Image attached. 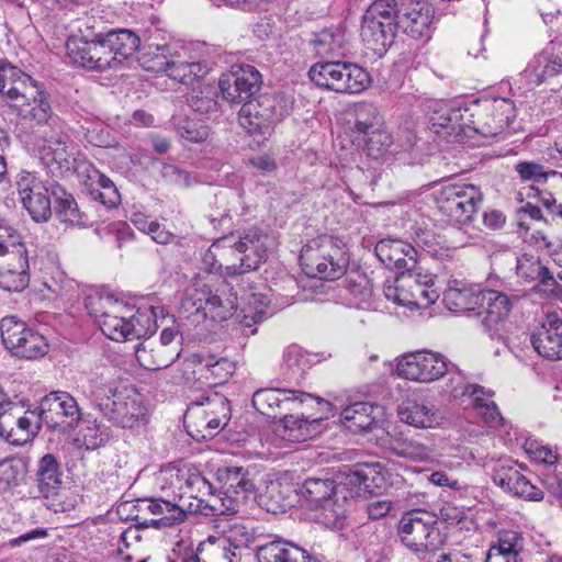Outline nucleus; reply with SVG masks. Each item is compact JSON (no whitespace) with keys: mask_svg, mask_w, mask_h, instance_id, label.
<instances>
[{"mask_svg":"<svg viewBox=\"0 0 562 562\" xmlns=\"http://www.w3.org/2000/svg\"><path fill=\"white\" fill-rule=\"evenodd\" d=\"M246 300V305L241 307L244 313L243 322L246 326H251L252 323H258L262 319L269 301L262 293H250Z\"/></svg>","mask_w":562,"mask_h":562,"instance_id":"nucleus-60","label":"nucleus"},{"mask_svg":"<svg viewBox=\"0 0 562 562\" xmlns=\"http://www.w3.org/2000/svg\"><path fill=\"white\" fill-rule=\"evenodd\" d=\"M396 25L405 34L413 38L429 36L430 26L434 20L432 7L422 0H408L400 7L395 3Z\"/></svg>","mask_w":562,"mask_h":562,"instance_id":"nucleus-20","label":"nucleus"},{"mask_svg":"<svg viewBox=\"0 0 562 562\" xmlns=\"http://www.w3.org/2000/svg\"><path fill=\"white\" fill-rule=\"evenodd\" d=\"M23 477V465L19 461H0V493L19 485Z\"/></svg>","mask_w":562,"mask_h":562,"instance_id":"nucleus-61","label":"nucleus"},{"mask_svg":"<svg viewBox=\"0 0 562 562\" xmlns=\"http://www.w3.org/2000/svg\"><path fill=\"white\" fill-rule=\"evenodd\" d=\"M85 393L94 408L122 428H135L146 422L142 395L119 380L94 376L89 380Z\"/></svg>","mask_w":562,"mask_h":562,"instance_id":"nucleus-3","label":"nucleus"},{"mask_svg":"<svg viewBox=\"0 0 562 562\" xmlns=\"http://www.w3.org/2000/svg\"><path fill=\"white\" fill-rule=\"evenodd\" d=\"M38 155L43 165L55 177L64 176L71 168L74 153L67 135L56 134L44 138L38 146Z\"/></svg>","mask_w":562,"mask_h":562,"instance_id":"nucleus-24","label":"nucleus"},{"mask_svg":"<svg viewBox=\"0 0 562 562\" xmlns=\"http://www.w3.org/2000/svg\"><path fill=\"white\" fill-rule=\"evenodd\" d=\"M85 305L104 336L115 341L153 335L158 328V311L164 314L157 297H148L136 307L113 294L93 293Z\"/></svg>","mask_w":562,"mask_h":562,"instance_id":"nucleus-2","label":"nucleus"},{"mask_svg":"<svg viewBox=\"0 0 562 562\" xmlns=\"http://www.w3.org/2000/svg\"><path fill=\"white\" fill-rule=\"evenodd\" d=\"M20 201L31 217L37 222H46L52 215L48 189L34 173L21 171L16 178Z\"/></svg>","mask_w":562,"mask_h":562,"instance_id":"nucleus-19","label":"nucleus"},{"mask_svg":"<svg viewBox=\"0 0 562 562\" xmlns=\"http://www.w3.org/2000/svg\"><path fill=\"white\" fill-rule=\"evenodd\" d=\"M210 71L205 61H179L173 58L167 74L172 79L182 85L194 87L200 83Z\"/></svg>","mask_w":562,"mask_h":562,"instance_id":"nucleus-40","label":"nucleus"},{"mask_svg":"<svg viewBox=\"0 0 562 562\" xmlns=\"http://www.w3.org/2000/svg\"><path fill=\"white\" fill-rule=\"evenodd\" d=\"M344 61H319L313 65L308 71L311 80L321 88L338 92Z\"/></svg>","mask_w":562,"mask_h":562,"instance_id":"nucleus-43","label":"nucleus"},{"mask_svg":"<svg viewBox=\"0 0 562 562\" xmlns=\"http://www.w3.org/2000/svg\"><path fill=\"white\" fill-rule=\"evenodd\" d=\"M402 542L415 553H435L445 544L437 519L427 512L405 514L398 525Z\"/></svg>","mask_w":562,"mask_h":562,"instance_id":"nucleus-11","label":"nucleus"},{"mask_svg":"<svg viewBox=\"0 0 562 562\" xmlns=\"http://www.w3.org/2000/svg\"><path fill=\"white\" fill-rule=\"evenodd\" d=\"M231 418L228 400L218 393H211L193 400L188 407L184 422L191 428L190 435L196 439L213 437Z\"/></svg>","mask_w":562,"mask_h":562,"instance_id":"nucleus-9","label":"nucleus"},{"mask_svg":"<svg viewBox=\"0 0 562 562\" xmlns=\"http://www.w3.org/2000/svg\"><path fill=\"white\" fill-rule=\"evenodd\" d=\"M175 127L179 137L188 143H202L210 136L206 125L187 116H176Z\"/></svg>","mask_w":562,"mask_h":562,"instance_id":"nucleus-53","label":"nucleus"},{"mask_svg":"<svg viewBox=\"0 0 562 562\" xmlns=\"http://www.w3.org/2000/svg\"><path fill=\"white\" fill-rule=\"evenodd\" d=\"M216 92L210 85L198 83V89L193 88L192 93L187 101L189 106L198 113H210L216 110Z\"/></svg>","mask_w":562,"mask_h":562,"instance_id":"nucleus-55","label":"nucleus"},{"mask_svg":"<svg viewBox=\"0 0 562 562\" xmlns=\"http://www.w3.org/2000/svg\"><path fill=\"white\" fill-rule=\"evenodd\" d=\"M312 396L304 392L284 389H260L252 395L254 407L268 417H278L285 411H292Z\"/></svg>","mask_w":562,"mask_h":562,"instance_id":"nucleus-21","label":"nucleus"},{"mask_svg":"<svg viewBox=\"0 0 562 562\" xmlns=\"http://www.w3.org/2000/svg\"><path fill=\"white\" fill-rule=\"evenodd\" d=\"M216 474L223 490L228 491V493L249 496L254 492V483L247 477L246 470L243 467L222 468L217 470Z\"/></svg>","mask_w":562,"mask_h":562,"instance_id":"nucleus-44","label":"nucleus"},{"mask_svg":"<svg viewBox=\"0 0 562 562\" xmlns=\"http://www.w3.org/2000/svg\"><path fill=\"white\" fill-rule=\"evenodd\" d=\"M516 116L512 100L499 98L476 101L468 106L435 102L429 121L437 134L452 136L457 140L474 135L495 137L502 134Z\"/></svg>","mask_w":562,"mask_h":562,"instance_id":"nucleus-1","label":"nucleus"},{"mask_svg":"<svg viewBox=\"0 0 562 562\" xmlns=\"http://www.w3.org/2000/svg\"><path fill=\"white\" fill-rule=\"evenodd\" d=\"M269 237L260 229L252 227L244 233L238 240L231 235L214 241L203 257L207 262L213 258L218 268L228 276H237L256 270L266 260Z\"/></svg>","mask_w":562,"mask_h":562,"instance_id":"nucleus-4","label":"nucleus"},{"mask_svg":"<svg viewBox=\"0 0 562 562\" xmlns=\"http://www.w3.org/2000/svg\"><path fill=\"white\" fill-rule=\"evenodd\" d=\"M439 212L454 224H465L473 220L482 202L480 189L469 183H449L435 195Z\"/></svg>","mask_w":562,"mask_h":562,"instance_id":"nucleus-12","label":"nucleus"},{"mask_svg":"<svg viewBox=\"0 0 562 562\" xmlns=\"http://www.w3.org/2000/svg\"><path fill=\"white\" fill-rule=\"evenodd\" d=\"M481 291L454 281L443 292V303L452 312L472 311L479 307Z\"/></svg>","mask_w":562,"mask_h":562,"instance_id":"nucleus-33","label":"nucleus"},{"mask_svg":"<svg viewBox=\"0 0 562 562\" xmlns=\"http://www.w3.org/2000/svg\"><path fill=\"white\" fill-rule=\"evenodd\" d=\"M367 480V475L362 471H351L337 485L338 492L340 495H347L348 498L360 497L369 487Z\"/></svg>","mask_w":562,"mask_h":562,"instance_id":"nucleus-62","label":"nucleus"},{"mask_svg":"<svg viewBox=\"0 0 562 562\" xmlns=\"http://www.w3.org/2000/svg\"><path fill=\"white\" fill-rule=\"evenodd\" d=\"M337 93L357 94L371 85L369 72L357 64L344 61Z\"/></svg>","mask_w":562,"mask_h":562,"instance_id":"nucleus-41","label":"nucleus"},{"mask_svg":"<svg viewBox=\"0 0 562 562\" xmlns=\"http://www.w3.org/2000/svg\"><path fill=\"white\" fill-rule=\"evenodd\" d=\"M449 371L445 357L429 350H418L397 359L395 372L405 380L431 383Z\"/></svg>","mask_w":562,"mask_h":562,"instance_id":"nucleus-14","label":"nucleus"},{"mask_svg":"<svg viewBox=\"0 0 562 562\" xmlns=\"http://www.w3.org/2000/svg\"><path fill=\"white\" fill-rule=\"evenodd\" d=\"M562 71V56L555 55L553 49L546 48L535 55L521 72L529 86H540Z\"/></svg>","mask_w":562,"mask_h":562,"instance_id":"nucleus-29","label":"nucleus"},{"mask_svg":"<svg viewBox=\"0 0 562 562\" xmlns=\"http://www.w3.org/2000/svg\"><path fill=\"white\" fill-rule=\"evenodd\" d=\"M300 263L306 276L334 281L346 273L349 256L341 239L330 235H319L303 246Z\"/></svg>","mask_w":562,"mask_h":562,"instance_id":"nucleus-6","label":"nucleus"},{"mask_svg":"<svg viewBox=\"0 0 562 562\" xmlns=\"http://www.w3.org/2000/svg\"><path fill=\"white\" fill-rule=\"evenodd\" d=\"M412 285H414V281L405 279V277L401 274L394 281L385 282L383 293L387 301L393 302L397 306L413 311L415 307L411 292Z\"/></svg>","mask_w":562,"mask_h":562,"instance_id":"nucleus-45","label":"nucleus"},{"mask_svg":"<svg viewBox=\"0 0 562 562\" xmlns=\"http://www.w3.org/2000/svg\"><path fill=\"white\" fill-rule=\"evenodd\" d=\"M447 373L450 374V378L446 384V391L449 392L452 397H471L473 406L485 418V422L491 427L502 425L503 417L501 416L496 404L492 401V392L486 391L480 385L468 383L464 375L460 372L453 373L449 369Z\"/></svg>","mask_w":562,"mask_h":562,"instance_id":"nucleus-15","label":"nucleus"},{"mask_svg":"<svg viewBox=\"0 0 562 562\" xmlns=\"http://www.w3.org/2000/svg\"><path fill=\"white\" fill-rule=\"evenodd\" d=\"M91 70H105L115 68V57L111 55V50L105 45L103 34L92 32L91 41Z\"/></svg>","mask_w":562,"mask_h":562,"instance_id":"nucleus-56","label":"nucleus"},{"mask_svg":"<svg viewBox=\"0 0 562 562\" xmlns=\"http://www.w3.org/2000/svg\"><path fill=\"white\" fill-rule=\"evenodd\" d=\"M187 367L198 380H204L207 386L224 384L233 375L235 363L226 357L213 353H193L187 359Z\"/></svg>","mask_w":562,"mask_h":562,"instance_id":"nucleus-22","label":"nucleus"},{"mask_svg":"<svg viewBox=\"0 0 562 562\" xmlns=\"http://www.w3.org/2000/svg\"><path fill=\"white\" fill-rule=\"evenodd\" d=\"M389 436L387 447L394 454L413 461H425L430 457V449L420 441L405 437L402 432Z\"/></svg>","mask_w":562,"mask_h":562,"instance_id":"nucleus-39","label":"nucleus"},{"mask_svg":"<svg viewBox=\"0 0 562 562\" xmlns=\"http://www.w3.org/2000/svg\"><path fill=\"white\" fill-rule=\"evenodd\" d=\"M91 41L92 31L83 33L79 27L78 32L72 33L66 42L67 55L74 64L91 70Z\"/></svg>","mask_w":562,"mask_h":562,"instance_id":"nucleus-42","label":"nucleus"},{"mask_svg":"<svg viewBox=\"0 0 562 562\" xmlns=\"http://www.w3.org/2000/svg\"><path fill=\"white\" fill-rule=\"evenodd\" d=\"M246 494H234L228 491H221L207 501V507L213 515H233L239 512L241 505L247 501Z\"/></svg>","mask_w":562,"mask_h":562,"instance_id":"nucleus-51","label":"nucleus"},{"mask_svg":"<svg viewBox=\"0 0 562 562\" xmlns=\"http://www.w3.org/2000/svg\"><path fill=\"white\" fill-rule=\"evenodd\" d=\"M105 45L111 50V55L115 57V67L123 60L131 57L139 47V37L128 30L111 31L103 34Z\"/></svg>","mask_w":562,"mask_h":562,"instance_id":"nucleus-37","label":"nucleus"},{"mask_svg":"<svg viewBox=\"0 0 562 562\" xmlns=\"http://www.w3.org/2000/svg\"><path fill=\"white\" fill-rule=\"evenodd\" d=\"M400 419L415 428H436L443 423L442 412L431 403L407 398L397 408Z\"/></svg>","mask_w":562,"mask_h":562,"instance_id":"nucleus-28","label":"nucleus"},{"mask_svg":"<svg viewBox=\"0 0 562 562\" xmlns=\"http://www.w3.org/2000/svg\"><path fill=\"white\" fill-rule=\"evenodd\" d=\"M260 72L251 65H234L218 80L223 99L229 103H245L259 90Z\"/></svg>","mask_w":562,"mask_h":562,"instance_id":"nucleus-16","label":"nucleus"},{"mask_svg":"<svg viewBox=\"0 0 562 562\" xmlns=\"http://www.w3.org/2000/svg\"><path fill=\"white\" fill-rule=\"evenodd\" d=\"M238 121L240 126L259 144L270 136L276 121L274 101L263 97L243 104Z\"/></svg>","mask_w":562,"mask_h":562,"instance_id":"nucleus-18","label":"nucleus"},{"mask_svg":"<svg viewBox=\"0 0 562 562\" xmlns=\"http://www.w3.org/2000/svg\"><path fill=\"white\" fill-rule=\"evenodd\" d=\"M373 411L370 403H353L342 409L341 422L351 432L368 431L374 423Z\"/></svg>","mask_w":562,"mask_h":562,"instance_id":"nucleus-38","label":"nucleus"},{"mask_svg":"<svg viewBox=\"0 0 562 562\" xmlns=\"http://www.w3.org/2000/svg\"><path fill=\"white\" fill-rule=\"evenodd\" d=\"M31 327L16 316H5L0 322V335L2 342L13 355L21 339Z\"/></svg>","mask_w":562,"mask_h":562,"instance_id":"nucleus-50","label":"nucleus"},{"mask_svg":"<svg viewBox=\"0 0 562 562\" xmlns=\"http://www.w3.org/2000/svg\"><path fill=\"white\" fill-rule=\"evenodd\" d=\"M363 140L368 155L374 159L390 153L394 144L392 135L382 126L363 136Z\"/></svg>","mask_w":562,"mask_h":562,"instance_id":"nucleus-57","label":"nucleus"},{"mask_svg":"<svg viewBox=\"0 0 562 562\" xmlns=\"http://www.w3.org/2000/svg\"><path fill=\"white\" fill-rule=\"evenodd\" d=\"M181 307L188 312H203L212 318L225 321L231 317L238 307V297L233 288L222 281L216 288L211 283L194 284L187 290L181 301Z\"/></svg>","mask_w":562,"mask_h":562,"instance_id":"nucleus-8","label":"nucleus"},{"mask_svg":"<svg viewBox=\"0 0 562 562\" xmlns=\"http://www.w3.org/2000/svg\"><path fill=\"white\" fill-rule=\"evenodd\" d=\"M310 44L321 57L342 55L347 45L346 33L341 27L325 29L314 34Z\"/></svg>","mask_w":562,"mask_h":562,"instance_id":"nucleus-34","label":"nucleus"},{"mask_svg":"<svg viewBox=\"0 0 562 562\" xmlns=\"http://www.w3.org/2000/svg\"><path fill=\"white\" fill-rule=\"evenodd\" d=\"M108 429L95 420L86 422L85 426L79 431L78 441H81L83 446L89 450H94L102 446L108 440Z\"/></svg>","mask_w":562,"mask_h":562,"instance_id":"nucleus-59","label":"nucleus"},{"mask_svg":"<svg viewBox=\"0 0 562 562\" xmlns=\"http://www.w3.org/2000/svg\"><path fill=\"white\" fill-rule=\"evenodd\" d=\"M47 351L48 344L46 338L30 328L21 339V344L14 351V356L25 359H35L45 356Z\"/></svg>","mask_w":562,"mask_h":562,"instance_id":"nucleus-52","label":"nucleus"},{"mask_svg":"<svg viewBox=\"0 0 562 562\" xmlns=\"http://www.w3.org/2000/svg\"><path fill=\"white\" fill-rule=\"evenodd\" d=\"M300 493L311 517L328 528H341L347 513V495H340L330 479L310 477Z\"/></svg>","mask_w":562,"mask_h":562,"instance_id":"nucleus-7","label":"nucleus"},{"mask_svg":"<svg viewBox=\"0 0 562 562\" xmlns=\"http://www.w3.org/2000/svg\"><path fill=\"white\" fill-rule=\"evenodd\" d=\"M533 349L543 358L562 359V319L555 313L547 314L540 328L530 335Z\"/></svg>","mask_w":562,"mask_h":562,"instance_id":"nucleus-25","label":"nucleus"},{"mask_svg":"<svg viewBox=\"0 0 562 562\" xmlns=\"http://www.w3.org/2000/svg\"><path fill=\"white\" fill-rule=\"evenodd\" d=\"M378 258L389 269L411 271L416 266L417 250L401 239H382L375 246Z\"/></svg>","mask_w":562,"mask_h":562,"instance_id":"nucleus-26","label":"nucleus"},{"mask_svg":"<svg viewBox=\"0 0 562 562\" xmlns=\"http://www.w3.org/2000/svg\"><path fill=\"white\" fill-rule=\"evenodd\" d=\"M41 428L36 411L25 409L9 397L0 405V437L11 445L22 446L32 440Z\"/></svg>","mask_w":562,"mask_h":562,"instance_id":"nucleus-13","label":"nucleus"},{"mask_svg":"<svg viewBox=\"0 0 562 562\" xmlns=\"http://www.w3.org/2000/svg\"><path fill=\"white\" fill-rule=\"evenodd\" d=\"M322 432V418L307 419L299 415H285L277 427V434L290 442L306 441Z\"/></svg>","mask_w":562,"mask_h":562,"instance_id":"nucleus-32","label":"nucleus"},{"mask_svg":"<svg viewBox=\"0 0 562 562\" xmlns=\"http://www.w3.org/2000/svg\"><path fill=\"white\" fill-rule=\"evenodd\" d=\"M175 56L167 45H148L140 54L139 63L147 71H168Z\"/></svg>","mask_w":562,"mask_h":562,"instance_id":"nucleus-46","label":"nucleus"},{"mask_svg":"<svg viewBox=\"0 0 562 562\" xmlns=\"http://www.w3.org/2000/svg\"><path fill=\"white\" fill-rule=\"evenodd\" d=\"M516 273L526 282L539 280L544 286L547 277H551L549 269L541 265L539 257L524 254L517 259Z\"/></svg>","mask_w":562,"mask_h":562,"instance_id":"nucleus-49","label":"nucleus"},{"mask_svg":"<svg viewBox=\"0 0 562 562\" xmlns=\"http://www.w3.org/2000/svg\"><path fill=\"white\" fill-rule=\"evenodd\" d=\"M382 126V117L378 108L372 103H360L356 108L355 130L360 135H369Z\"/></svg>","mask_w":562,"mask_h":562,"instance_id":"nucleus-54","label":"nucleus"},{"mask_svg":"<svg viewBox=\"0 0 562 562\" xmlns=\"http://www.w3.org/2000/svg\"><path fill=\"white\" fill-rule=\"evenodd\" d=\"M493 481L505 492L526 501L540 502L543 499V492L533 485L516 465L501 467L493 475Z\"/></svg>","mask_w":562,"mask_h":562,"instance_id":"nucleus-27","label":"nucleus"},{"mask_svg":"<svg viewBox=\"0 0 562 562\" xmlns=\"http://www.w3.org/2000/svg\"><path fill=\"white\" fill-rule=\"evenodd\" d=\"M29 268L26 248L0 256V288L14 292L24 290L30 282Z\"/></svg>","mask_w":562,"mask_h":562,"instance_id":"nucleus-23","label":"nucleus"},{"mask_svg":"<svg viewBox=\"0 0 562 562\" xmlns=\"http://www.w3.org/2000/svg\"><path fill=\"white\" fill-rule=\"evenodd\" d=\"M36 475L38 488L45 497L57 494L61 485V472L53 454L47 453L40 459Z\"/></svg>","mask_w":562,"mask_h":562,"instance_id":"nucleus-36","label":"nucleus"},{"mask_svg":"<svg viewBox=\"0 0 562 562\" xmlns=\"http://www.w3.org/2000/svg\"><path fill=\"white\" fill-rule=\"evenodd\" d=\"M184 487L186 493L189 494L190 497L199 499L201 503H205L207 506V501H210L213 495V486L212 484L199 472H188L187 477H184Z\"/></svg>","mask_w":562,"mask_h":562,"instance_id":"nucleus-58","label":"nucleus"},{"mask_svg":"<svg viewBox=\"0 0 562 562\" xmlns=\"http://www.w3.org/2000/svg\"><path fill=\"white\" fill-rule=\"evenodd\" d=\"M180 352L181 348L164 347L157 341L145 340L135 349V357L143 368L160 370L172 364Z\"/></svg>","mask_w":562,"mask_h":562,"instance_id":"nucleus-31","label":"nucleus"},{"mask_svg":"<svg viewBox=\"0 0 562 562\" xmlns=\"http://www.w3.org/2000/svg\"><path fill=\"white\" fill-rule=\"evenodd\" d=\"M217 540H226V547L233 551L247 548L254 540V532L244 525L235 524L229 527L224 537H216Z\"/></svg>","mask_w":562,"mask_h":562,"instance_id":"nucleus-64","label":"nucleus"},{"mask_svg":"<svg viewBox=\"0 0 562 562\" xmlns=\"http://www.w3.org/2000/svg\"><path fill=\"white\" fill-rule=\"evenodd\" d=\"M394 0H376L363 16L361 36L374 54L383 55L393 44L397 29Z\"/></svg>","mask_w":562,"mask_h":562,"instance_id":"nucleus-10","label":"nucleus"},{"mask_svg":"<svg viewBox=\"0 0 562 562\" xmlns=\"http://www.w3.org/2000/svg\"><path fill=\"white\" fill-rule=\"evenodd\" d=\"M41 424L58 429L61 432L69 431L79 420V407L76 400L67 392H50L41 402Z\"/></svg>","mask_w":562,"mask_h":562,"instance_id":"nucleus-17","label":"nucleus"},{"mask_svg":"<svg viewBox=\"0 0 562 562\" xmlns=\"http://www.w3.org/2000/svg\"><path fill=\"white\" fill-rule=\"evenodd\" d=\"M91 171L92 173L89 175V179L92 181L91 194L102 204L109 207L115 206L120 202V194L112 180L95 169Z\"/></svg>","mask_w":562,"mask_h":562,"instance_id":"nucleus-48","label":"nucleus"},{"mask_svg":"<svg viewBox=\"0 0 562 562\" xmlns=\"http://www.w3.org/2000/svg\"><path fill=\"white\" fill-rule=\"evenodd\" d=\"M200 554L202 562H240L237 553L226 547V540H217L214 536L200 543Z\"/></svg>","mask_w":562,"mask_h":562,"instance_id":"nucleus-47","label":"nucleus"},{"mask_svg":"<svg viewBox=\"0 0 562 562\" xmlns=\"http://www.w3.org/2000/svg\"><path fill=\"white\" fill-rule=\"evenodd\" d=\"M514 304L507 294L496 290H482L479 306L486 313V321L491 324L505 319Z\"/></svg>","mask_w":562,"mask_h":562,"instance_id":"nucleus-35","label":"nucleus"},{"mask_svg":"<svg viewBox=\"0 0 562 562\" xmlns=\"http://www.w3.org/2000/svg\"><path fill=\"white\" fill-rule=\"evenodd\" d=\"M4 102L11 111L30 125H44L53 115L48 93L43 83L15 67L14 76L5 77Z\"/></svg>","mask_w":562,"mask_h":562,"instance_id":"nucleus-5","label":"nucleus"},{"mask_svg":"<svg viewBox=\"0 0 562 562\" xmlns=\"http://www.w3.org/2000/svg\"><path fill=\"white\" fill-rule=\"evenodd\" d=\"M257 559L259 562H323L285 540H274L261 546L257 551Z\"/></svg>","mask_w":562,"mask_h":562,"instance_id":"nucleus-30","label":"nucleus"},{"mask_svg":"<svg viewBox=\"0 0 562 562\" xmlns=\"http://www.w3.org/2000/svg\"><path fill=\"white\" fill-rule=\"evenodd\" d=\"M55 212L58 220L65 224H81V213L78 209L77 202L70 194L65 193L64 196L57 199Z\"/></svg>","mask_w":562,"mask_h":562,"instance_id":"nucleus-63","label":"nucleus"}]
</instances>
